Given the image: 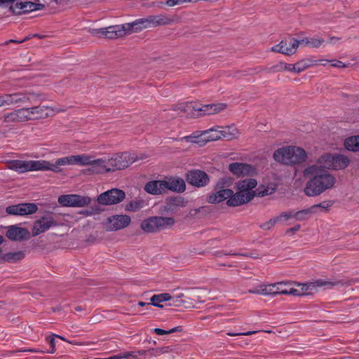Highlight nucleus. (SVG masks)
<instances>
[{
    "mask_svg": "<svg viewBox=\"0 0 359 359\" xmlns=\"http://www.w3.org/2000/svg\"><path fill=\"white\" fill-rule=\"evenodd\" d=\"M335 183L336 178L324 170L307 182L304 191L308 196H317L327 189L332 188Z\"/></svg>",
    "mask_w": 359,
    "mask_h": 359,
    "instance_id": "obj_1",
    "label": "nucleus"
},
{
    "mask_svg": "<svg viewBox=\"0 0 359 359\" xmlns=\"http://www.w3.org/2000/svg\"><path fill=\"white\" fill-rule=\"evenodd\" d=\"M273 156L276 162L287 165H294L306 161L307 154L301 147L287 146L275 151Z\"/></svg>",
    "mask_w": 359,
    "mask_h": 359,
    "instance_id": "obj_2",
    "label": "nucleus"
},
{
    "mask_svg": "<svg viewBox=\"0 0 359 359\" xmlns=\"http://www.w3.org/2000/svg\"><path fill=\"white\" fill-rule=\"evenodd\" d=\"M227 105L225 103L208 104L200 106L194 102H188L180 104L177 107V110L186 114L188 116L197 117L219 113L225 109Z\"/></svg>",
    "mask_w": 359,
    "mask_h": 359,
    "instance_id": "obj_3",
    "label": "nucleus"
},
{
    "mask_svg": "<svg viewBox=\"0 0 359 359\" xmlns=\"http://www.w3.org/2000/svg\"><path fill=\"white\" fill-rule=\"evenodd\" d=\"M142 30L137 20L130 23L109 26L105 28L95 29L91 31L93 35L102 34L107 39H116L122 37L133 32H138Z\"/></svg>",
    "mask_w": 359,
    "mask_h": 359,
    "instance_id": "obj_4",
    "label": "nucleus"
},
{
    "mask_svg": "<svg viewBox=\"0 0 359 359\" xmlns=\"http://www.w3.org/2000/svg\"><path fill=\"white\" fill-rule=\"evenodd\" d=\"M175 224L172 217L153 216L142 221L141 229L148 233L170 229Z\"/></svg>",
    "mask_w": 359,
    "mask_h": 359,
    "instance_id": "obj_5",
    "label": "nucleus"
},
{
    "mask_svg": "<svg viewBox=\"0 0 359 359\" xmlns=\"http://www.w3.org/2000/svg\"><path fill=\"white\" fill-rule=\"evenodd\" d=\"M137 159L138 158L135 154L123 152L114 155L108 160L107 163L108 169H110V172H112L128 168L133 163L137 161Z\"/></svg>",
    "mask_w": 359,
    "mask_h": 359,
    "instance_id": "obj_6",
    "label": "nucleus"
},
{
    "mask_svg": "<svg viewBox=\"0 0 359 359\" xmlns=\"http://www.w3.org/2000/svg\"><path fill=\"white\" fill-rule=\"evenodd\" d=\"M125 197L126 194L123 190L111 189L100 194L97 201L100 205H115L123 201Z\"/></svg>",
    "mask_w": 359,
    "mask_h": 359,
    "instance_id": "obj_7",
    "label": "nucleus"
},
{
    "mask_svg": "<svg viewBox=\"0 0 359 359\" xmlns=\"http://www.w3.org/2000/svg\"><path fill=\"white\" fill-rule=\"evenodd\" d=\"M58 202L63 206L83 207L90 203L91 198L77 194L62 195L58 198Z\"/></svg>",
    "mask_w": 359,
    "mask_h": 359,
    "instance_id": "obj_8",
    "label": "nucleus"
},
{
    "mask_svg": "<svg viewBox=\"0 0 359 359\" xmlns=\"http://www.w3.org/2000/svg\"><path fill=\"white\" fill-rule=\"evenodd\" d=\"M322 159L328 168H332L334 170H342L348 167L350 163L349 158L343 154H327L322 156Z\"/></svg>",
    "mask_w": 359,
    "mask_h": 359,
    "instance_id": "obj_9",
    "label": "nucleus"
},
{
    "mask_svg": "<svg viewBox=\"0 0 359 359\" xmlns=\"http://www.w3.org/2000/svg\"><path fill=\"white\" fill-rule=\"evenodd\" d=\"M298 47L299 43L297 42V39L290 37L282 40L278 44L273 46L271 50L285 55H292L296 53Z\"/></svg>",
    "mask_w": 359,
    "mask_h": 359,
    "instance_id": "obj_10",
    "label": "nucleus"
},
{
    "mask_svg": "<svg viewBox=\"0 0 359 359\" xmlns=\"http://www.w3.org/2000/svg\"><path fill=\"white\" fill-rule=\"evenodd\" d=\"M45 8L43 4L39 3V0L34 1L17 2L10 7V10L16 15H21L34 11L43 10Z\"/></svg>",
    "mask_w": 359,
    "mask_h": 359,
    "instance_id": "obj_11",
    "label": "nucleus"
},
{
    "mask_svg": "<svg viewBox=\"0 0 359 359\" xmlns=\"http://www.w3.org/2000/svg\"><path fill=\"white\" fill-rule=\"evenodd\" d=\"M185 178L189 184L196 187H205L210 181L208 174L200 170H191L188 171L186 173Z\"/></svg>",
    "mask_w": 359,
    "mask_h": 359,
    "instance_id": "obj_12",
    "label": "nucleus"
},
{
    "mask_svg": "<svg viewBox=\"0 0 359 359\" xmlns=\"http://www.w3.org/2000/svg\"><path fill=\"white\" fill-rule=\"evenodd\" d=\"M92 156L86 154L72 155L57 159V165L60 166L78 165L80 166L88 165L90 163Z\"/></svg>",
    "mask_w": 359,
    "mask_h": 359,
    "instance_id": "obj_13",
    "label": "nucleus"
},
{
    "mask_svg": "<svg viewBox=\"0 0 359 359\" xmlns=\"http://www.w3.org/2000/svg\"><path fill=\"white\" fill-rule=\"evenodd\" d=\"M38 207L33 203H25L8 206L6 212L13 215H27L36 212Z\"/></svg>",
    "mask_w": 359,
    "mask_h": 359,
    "instance_id": "obj_14",
    "label": "nucleus"
},
{
    "mask_svg": "<svg viewBox=\"0 0 359 359\" xmlns=\"http://www.w3.org/2000/svg\"><path fill=\"white\" fill-rule=\"evenodd\" d=\"M6 236L11 241L21 242L29 239L30 232L26 228L12 225L8 226Z\"/></svg>",
    "mask_w": 359,
    "mask_h": 359,
    "instance_id": "obj_15",
    "label": "nucleus"
},
{
    "mask_svg": "<svg viewBox=\"0 0 359 359\" xmlns=\"http://www.w3.org/2000/svg\"><path fill=\"white\" fill-rule=\"evenodd\" d=\"M224 182H219L215 186V190H217L215 193L210 194L207 197V201L209 203H218L226 199H228L229 196L233 194V191L229 189H222Z\"/></svg>",
    "mask_w": 359,
    "mask_h": 359,
    "instance_id": "obj_16",
    "label": "nucleus"
},
{
    "mask_svg": "<svg viewBox=\"0 0 359 359\" xmlns=\"http://www.w3.org/2000/svg\"><path fill=\"white\" fill-rule=\"evenodd\" d=\"M57 225V222L51 216L42 217L37 219L34 224L32 229L33 236H38L40 233L48 230L51 226Z\"/></svg>",
    "mask_w": 359,
    "mask_h": 359,
    "instance_id": "obj_17",
    "label": "nucleus"
},
{
    "mask_svg": "<svg viewBox=\"0 0 359 359\" xmlns=\"http://www.w3.org/2000/svg\"><path fill=\"white\" fill-rule=\"evenodd\" d=\"M29 171L33 170H52L54 172L62 171L60 165H57V160L55 163L47 161H29Z\"/></svg>",
    "mask_w": 359,
    "mask_h": 359,
    "instance_id": "obj_18",
    "label": "nucleus"
},
{
    "mask_svg": "<svg viewBox=\"0 0 359 359\" xmlns=\"http://www.w3.org/2000/svg\"><path fill=\"white\" fill-rule=\"evenodd\" d=\"M88 168L83 170L85 174H102L110 172L108 169L107 163L105 159H93L90 158V163L88 165Z\"/></svg>",
    "mask_w": 359,
    "mask_h": 359,
    "instance_id": "obj_19",
    "label": "nucleus"
},
{
    "mask_svg": "<svg viewBox=\"0 0 359 359\" xmlns=\"http://www.w3.org/2000/svg\"><path fill=\"white\" fill-rule=\"evenodd\" d=\"M107 221L110 224L109 230L118 231L127 227L130 224L131 219L126 215H116L108 217Z\"/></svg>",
    "mask_w": 359,
    "mask_h": 359,
    "instance_id": "obj_20",
    "label": "nucleus"
},
{
    "mask_svg": "<svg viewBox=\"0 0 359 359\" xmlns=\"http://www.w3.org/2000/svg\"><path fill=\"white\" fill-rule=\"evenodd\" d=\"M229 171L237 177H245L255 173V169L249 164L243 163H232L229 165Z\"/></svg>",
    "mask_w": 359,
    "mask_h": 359,
    "instance_id": "obj_21",
    "label": "nucleus"
},
{
    "mask_svg": "<svg viewBox=\"0 0 359 359\" xmlns=\"http://www.w3.org/2000/svg\"><path fill=\"white\" fill-rule=\"evenodd\" d=\"M236 193L229 196L226 201V204L231 207L239 206L243 204L247 203L252 200L255 197V194H249L241 193L240 191L236 190Z\"/></svg>",
    "mask_w": 359,
    "mask_h": 359,
    "instance_id": "obj_22",
    "label": "nucleus"
},
{
    "mask_svg": "<svg viewBox=\"0 0 359 359\" xmlns=\"http://www.w3.org/2000/svg\"><path fill=\"white\" fill-rule=\"evenodd\" d=\"M163 181H165V192L170 190L173 192L182 193L186 189L184 180L179 177H170Z\"/></svg>",
    "mask_w": 359,
    "mask_h": 359,
    "instance_id": "obj_23",
    "label": "nucleus"
},
{
    "mask_svg": "<svg viewBox=\"0 0 359 359\" xmlns=\"http://www.w3.org/2000/svg\"><path fill=\"white\" fill-rule=\"evenodd\" d=\"M343 285V283L341 280H337L334 282L332 281H325L323 280H318L313 283H309L306 284H304L302 285V295H308L311 294V291L316 289L317 287H323V286H328V287H332L334 285Z\"/></svg>",
    "mask_w": 359,
    "mask_h": 359,
    "instance_id": "obj_24",
    "label": "nucleus"
},
{
    "mask_svg": "<svg viewBox=\"0 0 359 359\" xmlns=\"http://www.w3.org/2000/svg\"><path fill=\"white\" fill-rule=\"evenodd\" d=\"M27 108L29 111L30 121L46 118L50 115V112L53 111L50 107L44 105H39Z\"/></svg>",
    "mask_w": 359,
    "mask_h": 359,
    "instance_id": "obj_25",
    "label": "nucleus"
},
{
    "mask_svg": "<svg viewBox=\"0 0 359 359\" xmlns=\"http://www.w3.org/2000/svg\"><path fill=\"white\" fill-rule=\"evenodd\" d=\"M165 181L151 180L144 185V191L152 195H161L165 193Z\"/></svg>",
    "mask_w": 359,
    "mask_h": 359,
    "instance_id": "obj_26",
    "label": "nucleus"
},
{
    "mask_svg": "<svg viewBox=\"0 0 359 359\" xmlns=\"http://www.w3.org/2000/svg\"><path fill=\"white\" fill-rule=\"evenodd\" d=\"M257 182L255 179L248 178L242 180H239L236 183V190L240 191L241 193L255 194V191L252 189L257 186Z\"/></svg>",
    "mask_w": 359,
    "mask_h": 359,
    "instance_id": "obj_27",
    "label": "nucleus"
},
{
    "mask_svg": "<svg viewBox=\"0 0 359 359\" xmlns=\"http://www.w3.org/2000/svg\"><path fill=\"white\" fill-rule=\"evenodd\" d=\"M187 202L180 196L168 198L165 200V210L168 212H175L179 207H185Z\"/></svg>",
    "mask_w": 359,
    "mask_h": 359,
    "instance_id": "obj_28",
    "label": "nucleus"
},
{
    "mask_svg": "<svg viewBox=\"0 0 359 359\" xmlns=\"http://www.w3.org/2000/svg\"><path fill=\"white\" fill-rule=\"evenodd\" d=\"M5 98L6 106L18 103H26L30 101L29 96L22 93L5 94Z\"/></svg>",
    "mask_w": 359,
    "mask_h": 359,
    "instance_id": "obj_29",
    "label": "nucleus"
},
{
    "mask_svg": "<svg viewBox=\"0 0 359 359\" xmlns=\"http://www.w3.org/2000/svg\"><path fill=\"white\" fill-rule=\"evenodd\" d=\"M219 126L212 127L210 129L203 130V133H205V137L202 139V145H205L207 142L211 141H215L222 138V133L221 130H219Z\"/></svg>",
    "mask_w": 359,
    "mask_h": 359,
    "instance_id": "obj_30",
    "label": "nucleus"
},
{
    "mask_svg": "<svg viewBox=\"0 0 359 359\" xmlns=\"http://www.w3.org/2000/svg\"><path fill=\"white\" fill-rule=\"evenodd\" d=\"M344 147L351 151H359V135L347 137L344 140Z\"/></svg>",
    "mask_w": 359,
    "mask_h": 359,
    "instance_id": "obj_31",
    "label": "nucleus"
},
{
    "mask_svg": "<svg viewBox=\"0 0 359 359\" xmlns=\"http://www.w3.org/2000/svg\"><path fill=\"white\" fill-rule=\"evenodd\" d=\"M321 60H311L309 59L302 60L295 64H294V69L295 73H300L304 71L306 68L313 65L319 64Z\"/></svg>",
    "mask_w": 359,
    "mask_h": 359,
    "instance_id": "obj_32",
    "label": "nucleus"
},
{
    "mask_svg": "<svg viewBox=\"0 0 359 359\" xmlns=\"http://www.w3.org/2000/svg\"><path fill=\"white\" fill-rule=\"evenodd\" d=\"M171 295L169 293L154 294L151 297V305L158 308H163V306L160 304V303L171 300Z\"/></svg>",
    "mask_w": 359,
    "mask_h": 359,
    "instance_id": "obj_33",
    "label": "nucleus"
},
{
    "mask_svg": "<svg viewBox=\"0 0 359 359\" xmlns=\"http://www.w3.org/2000/svg\"><path fill=\"white\" fill-rule=\"evenodd\" d=\"M9 168L19 172L29 171V161L15 160L10 162Z\"/></svg>",
    "mask_w": 359,
    "mask_h": 359,
    "instance_id": "obj_34",
    "label": "nucleus"
},
{
    "mask_svg": "<svg viewBox=\"0 0 359 359\" xmlns=\"http://www.w3.org/2000/svg\"><path fill=\"white\" fill-rule=\"evenodd\" d=\"M25 257V253L22 251H17L13 252H8L2 256L4 262L9 263H15L22 260Z\"/></svg>",
    "mask_w": 359,
    "mask_h": 359,
    "instance_id": "obj_35",
    "label": "nucleus"
},
{
    "mask_svg": "<svg viewBox=\"0 0 359 359\" xmlns=\"http://www.w3.org/2000/svg\"><path fill=\"white\" fill-rule=\"evenodd\" d=\"M151 27L165 25L170 23L171 20L164 15L149 16Z\"/></svg>",
    "mask_w": 359,
    "mask_h": 359,
    "instance_id": "obj_36",
    "label": "nucleus"
},
{
    "mask_svg": "<svg viewBox=\"0 0 359 359\" xmlns=\"http://www.w3.org/2000/svg\"><path fill=\"white\" fill-rule=\"evenodd\" d=\"M221 133H222V138L227 140L236 138L239 134L238 129L234 126H227L223 130H221Z\"/></svg>",
    "mask_w": 359,
    "mask_h": 359,
    "instance_id": "obj_37",
    "label": "nucleus"
},
{
    "mask_svg": "<svg viewBox=\"0 0 359 359\" xmlns=\"http://www.w3.org/2000/svg\"><path fill=\"white\" fill-rule=\"evenodd\" d=\"M284 65H285V63L283 62H280L278 64L276 65H273L272 67L269 68H261L257 67L255 69V71L252 72L251 74H257L259 72L261 71H266L268 72H282L285 70Z\"/></svg>",
    "mask_w": 359,
    "mask_h": 359,
    "instance_id": "obj_38",
    "label": "nucleus"
},
{
    "mask_svg": "<svg viewBox=\"0 0 359 359\" xmlns=\"http://www.w3.org/2000/svg\"><path fill=\"white\" fill-rule=\"evenodd\" d=\"M205 137V133L203 131H195L192 135L183 137L187 142H191L198 143L200 145L202 144V139Z\"/></svg>",
    "mask_w": 359,
    "mask_h": 359,
    "instance_id": "obj_39",
    "label": "nucleus"
},
{
    "mask_svg": "<svg viewBox=\"0 0 359 359\" xmlns=\"http://www.w3.org/2000/svg\"><path fill=\"white\" fill-rule=\"evenodd\" d=\"M313 213L311 207L306 209H303L302 210L294 212V219L297 221H304L309 217V215Z\"/></svg>",
    "mask_w": 359,
    "mask_h": 359,
    "instance_id": "obj_40",
    "label": "nucleus"
},
{
    "mask_svg": "<svg viewBox=\"0 0 359 359\" xmlns=\"http://www.w3.org/2000/svg\"><path fill=\"white\" fill-rule=\"evenodd\" d=\"M323 170H320L319 166L316 165H312L308 166L304 171L303 174L304 177H309V176H316L317 175H319L323 172Z\"/></svg>",
    "mask_w": 359,
    "mask_h": 359,
    "instance_id": "obj_41",
    "label": "nucleus"
},
{
    "mask_svg": "<svg viewBox=\"0 0 359 359\" xmlns=\"http://www.w3.org/2000/svg\"><path fill=\"white\" fill-rule=\"evenodd\" d=\"M144 202L142 200L132 201L128 203L126 209L128 211L136 212L143 208Z\"/></svg>",
    "mask_w": 359,
    "mask_h": 359,
    "instance_id": "obj_42",
    "label": "nucleus"
},
{
    "mask_svg": "<svg viewBox=\"0 0 359 359\" xmlns=\"http://www.w3.org/2000/svg\"><path fill=\"white\" fill-rule=\"evenodd\" d=\"M15 111L17 114L18 118L20 122L30 121V116H29V111L27 107L20 108Z\"/></svg>",
    "mask_w": 359,
    "mask_h": 359,
    "instance_id": "obj_43",
    "label": "nucleus"
},
{
    "mask_svg": "<svg viewBox=\"0 0 359 359\" xmlns=\"http://www.w3.org/2000/svg\"><path fill=\"white\" fill-rule=\"evenodd\" d=\"M18 122L20 121H18V116L15 110L12 112L7 113L4 116L3 123H12Z\"/></svg>",
    "mask_w": 359,
    "mask_h": 359,
    "instance_id": "obj_44",
    "label": "nucleus"
},
{
    "mask_svg": "<svg viewBox=\"0 0 359 359\" xmlns=\"http://www.w3.org/2000/svg\"><path fill=\"white\" fill-rule=\"evenodd\" d=\"M182 328L181 326L175 327L169 330H163L161 328H155L154 330V333H156L158 335H165V334H172L174 332H182Z\"/></svg>",
    "mask_w": 359,
    "mask_h": 359,
    "instance_id": "obj_45",
    "label": "nucleus"
},
{
    "mask_svg": "<svg viewBox=\"0 0 359 359\" xmlns=\"http://www.w3.org/2000/svg\"><path fill=\"white\" fill-rule=\"evenodd\" d=\"M184 296L183 294H180V295L177 296H171V300L170 305L175 306H183L185 303V301L182 299V297Z\"/></svg>",
    "mask_w": 359,
    "mask_h": 359,
    "instance_id": "obj_46",
    "label": "nucleus"
},
{
    "mask_svg": "<svg viewBox=\"0 0 359 359\" xmlns=\"http://www.w3.org/2000/svg\"><path fill=\"white\" fill-rule=\"evenodd\" d=\"M280 221V217H275L269 219V221L262 224L259 227L264 230L271 229L278 222Z\"/></svg>",
    "mask_w": 359,
    "mask_h": 359,
    "instance_id": "obj_47",
    "label": "nucleus"
},
{
    "mask_svg": "<svg viewBox=\"0 0 359 359\" xmlns=\"http://www.w3.org/2000/svg\"><path fill=\"white\" fill-rule=\"evenodd\" d=\"M325 41L322 39L309 38V40L306 41V45L311 46V48H318Z\"/></svg>",
    "mask_w": 359,
    "mask_h": 359,
    "instance_id": "obj_48",
    "label": "nucleus"
},
{
    "mask_svg": "<svg viewBox=\"0 0 359 359\" xmlns=\"http://www.w3.org/2000/svg\"><path fill=\"white\" fill-rule=\"evenodd\" d=\"M333 203L330 201H323L322 203H320L318 204L313 205L311 207L313 213L315 212V210L317 208H321L324 210H327L329 208H330L332 205Z\"/></svg>",
    "mask_w": 359,
    "mask_h": 359,
    "instance_id": "obj_49",
    "label": "nucleus"
},
{
    "mask_svg": "<svg viewBox=\"0 0 359 359\" xmlns=\"http://www.w3.org/2000/svg\"><path fill=\"white\" fill-rule=\"evenodd\" d=\"M259 287L260 289V294H264V295H267V294L277 295V294H279V292H271L269 290V287H268V285H259Z\"/></svg>",
    "mask_w": 359,
    "mask_h": 359,
    "instance_id": "obj_50",
    "label": "nucleus"
},
{
    "mask_svg": "<svg viewBox=\"0 0 359 359\" xmlns=\"http://www.w3.org/2000/svg\"><path fill=\"white\" fill-rule=\"evenodd\" d=\"M214 256L215 257H222L223 255H240V256H248L247 254H242V253H236L232 252L231 251L229 252H225L224 250H218L214 252Z\"/></svg>",
    "mask_w": 359,
    "mask_h": 359,
    "instance_id": "obj_51",
    "label": "nucleus"
},
{
    "mask_svg": "<svg viewBox=\"0 0 359 359\" xmlns=\"http://www.w3.org/2000/svg\"><path fill=\"white\" fill-rule=\"evenodd\" d=\"M279 294H292V295H294V296H302V292L297 290V289H294V288H290V290H281V291H279Z\"/></svg>",
    "mask_w": 359,
    "mask_h": 359,
    "instance_id": "obj_52",
    "label": "nucleus"
},
{
    "mask_svg": "<svg viewBox=\"0 0 359 359\" xmlns=\"http://www.w3.org/2000/svg\"><path fill=\"white\" fill-rule=\"evenodd\" d=\"M137 22L141 25L142 29H146L151 27L149 16L146 18L137 19Z\"/></svg>",
    "mask_w": 359,
    "mask_h": 359,
    "instance_id": "obj_53",
    "label": "nucleus"
},
{
    "mask_svg": "<svg viewBox=\"0 0 359 359\" xmlns=\"http://www.w3.org/2000/svg\"><path fill=\"white\" fill-rule=\"evenodd\" d=\"M277 217H280V221L282 220V219L287 220L290 218H294V211L290 210L289 212H283Z\"/></svg>",
    "mask_w": 359,
    "mask_h": 359,
    "instance_id": "obj_54",
    "label": "nucleus"
},
{
    "mask_svg": "<svg viewBox=\"0 0 359 359\" xmlns=\"http://www.w3.org/2000/svg\"><path fill=\"white\" fill-rule=\"evenodd\" d=\"M255 191V196H259V197L265 196L269 194V189H267V188L259 187Z\"/></svg>",
    "mask_w": 359,
    "mask_h": 359,
    "instance_id": "obj_55",
    "label": "nucleus"
},
{
    "mask_svg": "<svg viewBox=\"0 0 359 359\" xmlns=\"http://www.w3.org/2000/svg\"><path fill=\"white\" fill-rule=\"evenodd\" d=\"M327 62H330L331 65L334 67H339V68H344L346 67V65L344 64L341 61L337 60H325Z\"/></svg>",
    "mask_w": 359,
    "mask_h": 359,
    "instance_id": "obj_56",
    "label": "nucleus"
},
{
    "mask_svg": "<svg viewBox=\"0 0 359 359\" xmlns=\"http://www.w3.org/2000/svg\"><path fill=\"white\" fill-rule=\"evenodd\" d=\"M55 338H56V337L53 336V334L50 337L49 344H50L51 349L48 351V353H54L56 351L55 340Z\"/></svg>",
    "mask_w": 359,
    "mask_h": 359,
    "instance_id": "obj_57",
    "label": "nucleus"
},
{
    "mask_svg": "<svg viewBox=\"0 0 359 359\" xmlns=\"http://www.w3.org/2000/svg\"><path fill=\"white\" fill-rule=\"evenodd\" d=\"M123 358L126 359H137V356L135 351H127L123 353Z\"/></svg>",
    "mask_w": 359,
    "mask_h": 359,
    "instance_id": "obj_58",
    "label": "nucleus"
},
{
    "mask_svg": "<svg viewBox=\"0 0 359 359\" xmlns=\"http://www.w3.org/2000/svg\"><path fill=\"white\" fill-rule=\"evenodd\" d=\"M187 2V0H168L166 4L168 6H174Z\"/></svg>",
    "mask_w": 359,
    "mask_h": 359,
    "instance_id": "obj_59",
    "label": "nucleus"
},
{
    "mask_svg": "<svg viewBox=\"0 0 359 359\" xmlns=\"http://www.w3.org/2000/svg\"><path fill=\"white\" fill-rule=\"evenodd\" d=\"M165 348H151L148 351L151 353V355H158L165 352Z\"/></svg>",
    "mask_w": 359,
    "mask_h": 359,
    "instance_id": "obj_60",
    "label": "nucleus"
},
{
    "mask_svg": "<svg viewBox=\"0 0 359 359\" xmlns=\"http://www.w3.org/2000/svg\"><path fill=\"white\" fill-rule=\"evenodd\" d=\"M255 332H256L255 331H249L247 332H240V333L227 332L226 334L229 336H231V337L241 336V335L248 336V335H251Z\"/></svg>",
    "mask_w": 359,
    "mask_h": 359,
    "instance_id": "obj_61",
    "label": "nucleus"
},
{
    "mask_svg": "<svg viewBox=\"0 0 359 359\" xmlns=\"http://www.w3.org/2000/svg\"><path fill=\"white\" fill-rule=\"evenodd\" d=\"M301 226L299 224H297L295 225L294 226L290 228V229H288L287 231H286V233L288 234V233H294L295 232H297V231L299 230Z\"/></svg>",
    "mask_w": 359,
    "mask_h": 359,
    "instance_id": "obj_62",
    "label": "nucleus"
},
{
    "mask_svg": "<svg viewBox=\"0 0 359 359\" xmlns=\"http://www.w3.org/2000/svg\"><path fill=\"white\" fill-rule=\"evenodd\" d=\"M283 284H285L283 282H280V283H275V284L269 285L268 287H269V290L271 292H276V290H274L276 286V285H283Z\"/></svg>",
    "mask_w": 359,
    "mask_h": 359,
    "instance_id": "obj_63",
    "label": "nucleus"
},
{
    "mask_svg": "<svg viewBox=\"0 0 359 359\" xmlns=\"http://www.w3.org/2000/svg\"><path fill=\"white\" fill-rule=\"evenodd\" d=\"M284 68L285 70L294 72V69H293L294 65L285 63V65H284Z\"/></svg>",
    "mask_w": 359,
    "mask_h": 359,
    "instance_id": "obj_64",
    "label": "nucleus"
}]
</instances>
